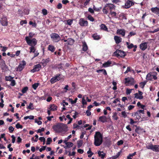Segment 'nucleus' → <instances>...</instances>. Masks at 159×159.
<instances>
[{
  "label": "nucleus",
  "instance_id": "47",
  "mask_svg": "<svg viewBox=\"0 0 159 159\" xmlns=\"http://www.w3.org/2000/svg\"><path fill=\"white\" fill-rule=\"evenodd\" d=\"M39 85V84L38 83H35L34 84L32 85L33 88L35 90L36 89L37 87Z\"/></svg>",
  "mask_w": 159,
  "mask_h": 159
},
{
  "label": "nucleus",
  "instance_id": "18",
  "mask_svg": "<svg viewBox=\"0 0 159 159\" xmlns=\"http://www.w3.org/2000/svg\"><path fill=\"white\" fill-rule=\"evenodd\" d=\"M64 42H67V43L68 45H73L75 42V40L72 39H68L67 40H64Z\"/></svg>",
  "mask_w": 159,
  "mask_h": 159
},
{
  "label": "nucleus",
  "instance_id": "28",
  "mask_svg": "<svg viewBox=\"0 0 159 159\" xmlns=\"http://www.w3.org/2000/svg\"><path fill=\"white\" fill-rule=\"evenodd\" d=\"M98 154L99 156L101 157L102 159H103L106 155L103 151H98Z\"/></svg>",
  "mask_w": 159,
  "mask_h": 159
},
{
  "label": "nucleus",
  "instance_id": "54",
  "mask_svg": "<svg viewBox=\"0 0 159 159\" xmlns=\"http://www.w3.org/2000/svg\"><path fill=\"white\" fill-rule=\"evenodd\" d=\"M16 127L17 129L19 128L22 129L23 128L22 126L19 123H17L16 125Z\"/></svg>",
  "mask_w": 159,
  "mask_h": 159
},
{
  "label": "nucleus",
  "instance_id": "8",
  "mask_svg": "<svg viewBox=\"0 0 159 159\" xmlns=\"http://www.w3.org/2000/svg\"><path fill=\"white\" fill-rule=\"evenodd\" d=\"M157 78L155 73H149L146 76V79L148 80H152L153 79L156 80Z\"/></svg>",
  "mask_w": 159,
  "mask_h": 159
},
{
  "label": "nucleus",
  "instance_id": "23",
  "mask_svg": "<svg viewBox=\"0 0 159 159\" xmlns=\"http://www.w3.org/2000/svg\"><path fill=\"white\" fill-rule=\"evenodd\" d=\"M82 44V50L86 52L88 49V46L87 45L86 42L85 41L83 42Z\"/></svg>",
  "mask_w": 159,
  "mask_h": 159
},
{
  "label": "nucleus",
  "instance_id": "16",
  "mask_svg": "<svg viewBox=\"0 0 159 159\" xmlns=\"http://www.w3.org/2000/svg\"><path fill=\"white\" fill-rule=\"evenodd\" d=\"M50 61V60L49 58L45 59H42L41 63L43 66H45Z\"/></svg>",
  "mask_w": 159,
  "mask_h": 159
},
{
  "label": "nucleus",
  "instance_id": "31",
  "mask_svg": "<svg viewBox=\"0 0 159 159\" xmlns=\"http://www.w3.org/2000/svg\"><path fill=\"white\" fill-rule=\"evenodd\" d=\"M66 145V146L64 147L65 148H70L72 147L73 145V144L71 142H68Z\"/></svg>",
  "mask_w": 159,
  "mask_h": 159
},
{
  "label": "nucleus",
  "instance_id": "62",
  "mask_svg": "<svg viewBox=\"0 0 159 159\" xmlns=\"http://www.w3.org/2000/svg\"><path fill=\"white\" fill-rule=\"evenodd\" d=\"M75 152L74 151L73 152H71L70 151L69 152V153L68 154V156H74L75 154Z\"/></svg>",
  "mask_w": 159,
  "mask_h": 159
},
{
  "label": "nucleus",
  "instance_id": "13",
  "mask_svg": "<svg viewBox=\"0 0 159 159\" xmlns=\"http://www.w3.org/2000/svg\"><path fill=\"white\" fill-rule=\"evenodd\" d=\"M26 65V62L25 61L23 60L20 62L18 68L19 69V70H23L24 68Z\"/></svg>",
  "mask_w": 159,
  "mask_h": 159
},
{
  "label": "nucleus",
  "instance_id": "50",
  "mask_svg": "<svg viewBox=\"0 0 159 159\" xmlns=\"http://www.w3.org/2000/svg\"><path fill=\"white\" fill-rule=\"evenodd\" d=\"M133 89H127L126 90V94L128 95L131 92L132 90H133Z\"/></svg>",
  "mask_w": 159,
  "mask_h": 159
},
{
  "label": "nucleus",
  "instance_id": "5",
  "mask_svg": "<svg viewBox=\"0 0 159 159\" xmlns=\"http://www.w3.org/2000/svg\"><path fill=\"white\" fill-rule=\"evenodd\" d=\"M125 80V84L127 86H129L134 85L135 83L134 79L130 77L126 78Z\"/></svg>",
  "mask_w": 159,
  "mask_h": 159
},
{
  "label": "nucleus",
  "instance_id": "3",
  "mask_svg": "<svg viewBox=\"0 0 159 159\" xmlns=\"http://www.w3.org/2000/svg\"><path fill=\"white\" fill-rule=\"evenodd\" d=\"M50 37L52 41L54 43H57L61 40L60 36L56 33H52L50 35Z\"/></svg>",
  "mask_w": 159,
  "mask_h": 159
},
{
  "label": "nucleus",
  "instance_id": "10",
  "mask_svg": "<svg viewBox=\"0 0 159 159\" xmlns=\"http://www.w3.org/2000/svg\"><path fill=\"white\" fill-rule=\"evenodd\" d=\"M0 23L3 26H7L8 25V22L7 17L3 16L0 20Z\"/></svg>",
  "mask_w": 159,
  "mask_h": 159
},
{
  "label": "nucleus",
  "instance_id": "63",
  "mask_svg": "<svg viewBox=\"0 0 159 159\" xmlns=\"http://www.w3.org/2000/svg\"><path fill=\"white\" fill-rule=\"evenodd\" d=\"M110 14L112 16H115L116 15V12L110 11Z\"/></svg>",
  "mask_w": 159,
  "mask_h": 159
},
{
  "label": "nucleus",
  "instance_id": "2",
  "mask_svg": "<svg viewBox=\"0 0 159 159\" xmlns=\"http://www.w3.org/2000/svg\"><path fill=\"white\" fill-rule=\"evenodd\" d=\"M94 144L96 146H100L102 142V135L99 132H97L94 136Z\"/></svg>",
  "mask_w": 159,
  "mask_h": 159
},
{
  "label": "nucleus",
  "instance_id": "56",
  "mask_svg": "<svg viewBox=\"0 0 159 159\" xmlns=\"http://www.w3.org/2000/svg\"><path fill=\"white\" fill-rule=\"evenodd\" d=\"M59 119L61 121H63V119L65 120H66V118L65 117V116L64 115L62 116H60L59 117Z\"/></svg>",
  "mask_w": 159,
  "mask_h": 159
},
{
  "label": "nucleus",
  "instance_id": "36",
  "mask_svg": "<svg viewBox=\"0 0 159 159\" xmlns=\"http://www.w3.org/2000/svg\"><path fill=\"white\" fill-rule=\"evenodd\" d=\"M13 78L11 76H6L5 77V80L6 81H11Z\"/></svg>",
  "mask_w": 159,
  "mask_h": 159
},
{
  "label": "nucleus",
  "instance_id": "6",
  "mask_svg": "<svg viewBox=\"0 0 159 159\" xmlns=\"http://www.w3.org/2000/svg\"><path fill=\"white\" fill-rule=\"evenodd\" d=\"M114 54L117 57H120L122 58H124L126 55V54L123 51H121L120 50H117L114 52Z\"/></svg>",
  "mask_w": 159,
  "mask_h": 159
},
{
  "label": "nucleus",
  "instance_id": "19",
  "mask_svg": "<svg viewBox=\"0 0 159 159\" xmlns=\"http://www.w3.org/2000/svg\"><path fill=\"white\" fill-rule=\"evenodd\" d=\"M112 62L108 60L106 62L104 63L102 65V67H107L111 66V65Z\"/></svg>",
  "mask_w": 159,
  "mask_h": 159
},
{
  "label": "nucleus",
  "instance_id": "41",
  "mask_svg": "<svg viewBox=\"0 0 159 159\" xmlns=\"http://www.w3.org/2000/svg\"><path fill=\"white\" fill-rule=\"evenodd\" d=\"M41 68V66L40 64H36L34 66V68L33 70H36L38 69H40Z\"/></svg>",
  "mask_w": 159,
  "mask_h": 159
},
{
  "label": "nucleus",
  "instance_id": "15",
  "mask_svg": "<svg viewBox=\"0 0 159 159\" xmlns=\"http://www.w3.org/2000/svg\"><path fill=\"white\" fill-rule=\"evenodd\" d=\"M139 47L141 50L143 51L145 50L147 48V43L144 42L141 43L139 45Z\"/></svg>",
  "mask_w": 159,
  "mask_h": 159
},
{
  "label": "nucleus",
  "instance_id": "1",
  "mask_svg": "<svg viewBox=\"0 0 159 159\" xmlns=\"http://www.w3.org/2000/svg\"><path fill=\"white\" fill-rule=\"evenodd\" d=\"M54 130L57 133L65 132L67 130V127L63 123H57L52 127Z\"/></svg>",
  "mask_w": 159,
  "mask_h": 159
},
{
  "label": "nucleus",
  "instance_id": "59",
  "mask_svg": "<svg viewBox=\"0 0 159 159\" xmlns=\"http://www.w3.org/2000/svg\"><path fill=\"white\" fill-rule=\"evenodd\" d=\"M27 23V20H21L20 22V24L21 25H23V24H26Z\"/></svg>",
  "mask_w": 159,
  "mask_h": 159
},
{
  "label": "nucleus",
  "instance_id": "26",
  "mask_svg": "<svg viewBox=\"0 0 159 159\" xmlns=\"http://www.w3.org/2000/svg\"><path fill=\"white\" fill-rule=\"evenodd\" d=\"M152 150L154 152H159V145H153Z\"/></svg>",
  "mask_w": 159,
  "mask_h": 159
},
{
  "label": "nucleus",
  "instance_id": "14",
  "mask_svg": "<svg viewBox=\"0 0 159 159\" xmlns=\"http://www.w3.org/2000/svg\"><path fill=\"white\" fill-rule=\"evenodd\" d=\"M116 33L117 34L121 35L123 37L124 36L125 33V31L123 29H119L117 30Z\"/></svg>",
  "mask_w": 159,
  "mask_h": 159
},
{
  "label": "nucleus",
  "instance_id": "9",
  "mask_svg": "<svg viewBox=\"0 0 159 159\" xmlns=\"http://www.w3.org/2000/svg\"><path fill=\"white\" fill-rule=\"evenodd\" d=\"M134 2L130 0H127L125 2L124 7L125 9H128L131 6L134 5Z\"/></svg>",
  "mask_w": 159,
  "mask_h": 159
},
{
  "label": "nucleus",
  "instance_id": "34",
  "mask_svg": "<svg viewBox=\"0 0 159 159\" xmlns=\"http://www.w3.org/2000/svg\"><path fill=\"white\" fill-rule=\"evenodd\" d=\"M136 154V152H135L132 154H129L128 156L127 157V159H132V157H133Z\"/></svg>",
  "mask_w": 159,
  "mask_h": 159
},
{
  "label": "nucleus",
  "instance_id": "57",
  "mask_svg": "<svg viewBox=\"0 0 159 159\" xmlns=\"http://www.w3.org/2000/svg\"><path fill=\"white\" fill-rule=\"evenodd\" d=\"M124 143V141L122 140H120L118 141L117 142V145L118 146Z\"/></svg>",
  "mask_w": 159,
  "mask_h": 159
},
{
  "label": "nucleus",
  "instance_id": "46",
  "mask_svg": "<svg viewBox=\"0 0 159 159\" xmlns=\"http://www.w3.org/2000/svg\"><path fill=\"white\" fill-rule=\"evenodd\" d=\"M112 117L113 119L115 120H117L118 119V117L117 116V113H115L113 114Z\"/></svg>",
  "mask_w": 159,
  "mask_h": 159
},
{
  "label": "nucleus",
  "instance_id": "20",
  "mask_svg": "<svg viewBox=\"0 0 159 159\" xmlns=\"http://www.w3.org/2000/svg\"><path fill=\"white\" fill-rule=\"evenodd\" d=\"M151 11L153 13L158 15L159 14V8L157 7H152L151 9Z\"/></svg>",
  "mask_w": 159,
  "mask_h": 159
},
{
  "label": "nucleus",
  "instance_id": "11",
  "mask_svg": "<svg viewBox=\"0 0 159 159\" xmlns=\"http://www.w3.org/2000/svg\"><path fill=\"white\" fill-rule=\"evenodd\" d=\"M60 75L58 74L51 79L50 82L52 84H54L61 79Z\"/></svg>",
  "mask_w": 159,
  "mask_h": 159
},
{
  "label": "nucleus",
  "instance_id": "45",
  "mask_svg": "<svg viewBox=\"0 0 159 159\" xmlns=\"http://www.w3.org/2000/svg\"><path fill=\"white\" fill-rule=\"evenodd\" d=\"M0 45H1V46H0V48H2V49L1 51L2 52H5L7 50V49L8 48L7 47H4V46H2V44H0Z\"/></svg>",
  "mask_w": 159,
  "mask_h": 159
},
{
  "label": "nucleus",
  "instance_id": "49",
  "mask_svg": "<svg viewBox=\"0 0 159 159\" xmlns=\"http://www.w3.org/2000/svg\"><path fill=\"white\" fill-rule=\"evenodd\" d=\"M42 12L44 15H46L48 14V11L45 9H43L42 10Z\"/></svg>",
  "mask_w": 159,
  "mask_h": 159
},
{
  "label": "nucleus",
  "instance_id": "48",
  "mask_svg": "<svg viewBox=\"0 0 159 159\" xmlns=\"http://www.w3.org/2000/svg\"><path fill=\"white\" fill-rule=\"evenodd\" d=\"M97 72L98 73H100L103 72V73L105 75H107V73L106 70H97Z\"/></svg>",
  "mask_w": 159,
  "mask_h": 159
},
{
  "label": "nucleus",
  "instance_id": "7",
  "mask_svg": "<svg viewBox=\"0 0 159 159\" xmlns=\"http://www.w3.org/2000/svg\"><path fill=\"white\" fill-rule=\"evenodd\" d=\"M79 24L82 27L87 26L88 25V22L87 20H85L84 18H81L80 19Z\"/></svg>",
  "mask_w": 159,
  "mask_h": 159
},
{
  "label": "nucleus",
  "instance_id": "39",
  "mask_svg": "<svg viewBox=\"0 0 159 159\" xmlns=\"http://www.w3.org/2000/svg\"><path fill=\"white\" fill-rule=\"evenodd\" d=\"M153 145L152 143H148L147 145L146 148L148 149L152 150Z\"/></svg>",
  "mask_w": 159,
  "mask_h": 159
},
{
  "label": "nucleus",
  "instance_id": "55",
  "mask_svg": "<svg viewBox=\"0 0 159 159\" xmlns=\"http://www.w3.org/2000/svg\"><path fill=\"white\" fill-rule=\"evenodd\" d=\"M63 65V64H59L57 65L56 66V67L58 69H62V65Z\"/></svg>",
  "mask_w": 159,
  "mask_h": 159
},
{
  "label": "nucleus",
  "instance_id": "37",
  "mask_svg": "<svg viewBox=\"0 0 159 159\" xmlns=\"http://www.w3.org/2000/svg\"><path fill=\"white\" fill-rule=\"evenodd\" d=\"M107 4H108V7L109 10H110V11H111L114 8V5L111 3H108Z\"/></svg>",
  "mask_w": 159,
  "mask_h": 159
},
{
  "label": "nucleus",
  "instance_id": "33",
  "mask_svg": "<svg viewBox=\"0 0 159 159\" xmlns=\"http://www.w3.org/2000/svg\"><path fill=\"white\" fill-rule=\"evenodd\" d=\"M35 46H32L29 48L30 49V53L33 52L34 53L36 49L34 47Z\"/></svg>",
  "mask_w": 159,
  "mask_h": 159
},
{
  "label": "nucleus",
  "instance_id": "12",
  "mask_svg": "<svg viewBox=\"0 0 159 159\" xmlns=\"http://www.w3.org/2000/svg\"><path fill=\"white\" fill-rule=\"evenodd\" d=\"M138 93H136L134 94V97L135 98L139 99H142L143 98V97L142 96L143 93L139 91Z\"/></svg>",
  "mask_w": 159,
  "mask_h": 159
},
{
  "label": "nucleus",
  "instance_id": "42",
  "mask_svg": "<svg viewBox=\"0 0 159 159\" xmlns=\"http://www.w3.org/2000/svg\"><path fill=\"white\" fill-rule=\"evenodd\" d=\"M142 113V114H144V110H139L137 111L135 113V115H139Z\"/></svg>",
  "mask_w": 159,
  "mask_h": 159
},
{
  "label": "nucleus",
  "instance_id": "4",
  "mask_svg": "<svg viewBox=\"0 0 159 159\" xmlns=\"http://www.w3.org/2000/svg\"><path fill=\"white\" fill-rule=\"evenodd\" d=\"M25 40L27 44L30 46H35L37 43V41L35 38H33L30 39L28 36H26L25 38Z\"/></svg>",
  "mask_w": 159,
  "mask_h": 159
},
{
  "label": "nucleus",
  "instance_id": "27",
  "mask_svg": "<svg viewBox=\"0 0 159 159\" xmlns=\"http://www.w3.org/2000/svg\"><path fill=\"white\" fill-rule=\"evenodd\" d=\"M92 37L94 39L98 40L101 38L100 35H98L97 33H95L92 35Z\"/></svg>",
  "mask_w": 159,
  "mask_h": 159
},
{
  "label": "nucleus",
  "instance_id": "17",
  "mask_svg": "<svg viewBox=\"0 0 159 159\" xmlns=\"http://www.w3.org/2000/svg\"><path fill=\"white\" fill-rule=\"evenodd\" d=\"M114 39L117 44H118L122 41V39L120 37L117 36L114 37Z\"/></svg>",
  "mask_w": 159,
  "mask_h": 159
},
{
  "label": "nucleus",
  "instance_id": "53",
  "mask_svg": "<svg viewBox=\"0 0 159 159\" xmlns=\"http://www.w3.org/2000/svg\"><path fill=\"white\" fill-rule=\"evenodd\" d=\"M28 89V88L27 87H25L22 90V92L23 93H25Z\"/></svg>",
  "mask_w": 159,
  "mask_h": 159
},
{
  "label": "nucleus",
  "instance_id": "43",
  "mask_svg": "<svg viewBox=\"0 0 159 159\" xmlns=\"http://www.w3.org/2000/svg\"><path fill=\"white\" fill-rule=\"evenodd\" d=\"M87 17L88 20L91 21L93 22L94 20V19L91 15H89Z\"/></svg>",
  "mask_w": 159,
  "mask_h": 159
},
{
  "label": "nucleus",
  "instance_id": "51",
  "mask_svg": "<svg viewBox=\"0 0 159 159\" xmlns=\"http://www.w3.org/2000/svg\"><path fill=\"white\" fill-rule=\"evenodd\" d=\"M52 141V140L51 138H48L47 139V141L46 142V144L48 145L50 144L51 142Z\"/></svg>",
  "mask_w": 159,
  "mask_h": 159
},
{
  "label": "nucleus",
  "instance_id": "30",
  "mask_svg": "<svg viewBox=\"0 0 159 159\" xmlns=\"http://www.w3.org/2000/svg\"><path fill=\"white\" fill-rule=\"evenodd\" d=\"M101 29L102 30L106 31L107 30V26L104 24H102L100 25Z\"/></svg>",
  "mask_w": 159,
  "mask_h": 159
},
{
  "label": "nucleus",
  "instance_id": "40",
  "mask_svg": "<svg viewBox=\"0 0 159 159\" xmlns=\"http://www.w3.org/2000/svg\"><path fill=\"white\" fill-rule=\"evenodd\" d=\"M136 34V33L133 32H131L129 33V34L128 35L127 38L128 39H129L131 36H134Z\"/></svg>",
  "mask_w": 159,
  "mask_h": 159
},
{
  "label": "nucleus",
  "instance_id": "64",
  "mask_svg": "<svg viewBox=\"0 0 159 159\" xmlns=\"http://www.w3.org/2000/svg\"><path fill=\"white\" fill-rule=\"evenodd\" d=\"M57 8L58 9H61L62 8V5L61 3H59L57 5Z\"/></svg>",
  "mask_w": 159,
  "mask_h": 159
},
{
  "label": "nucleus",
  "instance_id": "22",
  "mask_svg": "<svg viewBox=\"0 0 159 159\" xmlns=\"http://www.w3.org/2000/svg\"><path fill=\"white\" fill-rule=\"evenodd\" d=\"M57 107L56 105L53 104L50 105L49 109L50 110V111H54L57 110Z\"/></svg>",
  "mask_w": 159,
  "mask_h": 159
},
{
  "label": "nucleus",
  "instance_id": "25",
  "mask_svg": "<svg viewBox=\"0 0 159 159\" xmlns=\"http://www.w3.org/2000/svg\"><path fill=\"white\" fill-rule=\"evenodd\" d=\"M107 117L105 116H101L99 117L98 120L102 123L107 121Z\"/></svg>",
  "mask_w": 159,
  "mask_h": 159
},
{
  "label": "nucleus",
  "instance_id": "38",
  "mask_svg": "<svg viewBox=\"0 0 159 159\" xmlns=\"http://www.w3.org/2000/svg\"><path fill=\"white\" fill-rule=\"evenodd\" d=\"M27 109L31 110H33L34 109L33 104L31 103L29 104V105L27 106Z\"/></svg>",
  "mask_w": 159,
  "mask_h": 159
},
{
  "label": "nucleus",
  "instance_id": "60",
  "mask_svg": "<svg viewBox=\"0 0 159 159\" xmlns=\"http://www.w3.org/2000/svg\"><path fill=\"white\" fill-rule=\"evenodd\" d=\"M82 102L83 105H86L87 104V102L84 97L82 98Z\"/></svg>",
  "mask_w": 159,
  "mask_h": 159
},
{
  "label": "nucleus",
  "instance_id": "58",
  "mask_svg": "<svg viewBox=\"0 0 159 159\" xmlns=\"http://www.w3.org/2000/svg\"><path fill=\"white\" fill-rule=\"evenodd\" d=\"M10 85L12 86H14L16 85V82L14 80H12L11 81Z\"/></svg>",
  "mask_w": 159,
  "mask_h": 159
},
{
  "label": "nucleus",
  "instance_id": "24",
  "mask_svg": "<svg viewBox=\"0 0 159 159\" xmlns=\"http://www.w3.org/2000/svg\"><path fill=\"white\" fill-rule=\"evenodd\" d=\"M48 50L50 51L51 52H54L56 49L55 47L52 45H49L48 47Z\"/></svg>",
  "mask_w": 159,
  "mask_h": 159
},
{
  "label": "nucleus",
  "instance_id": "21",
  "mask_svg": "<svg viewBox=\"0 0 159 159\" xmlns=\"http://www.w3.org/2000/svg\"><path fill=\"white\" fill-rule=\"evenodd\" d=\"M108 4H106L104 7L102 11L103 13L105 14H107L108 13V10H109L108 7Z\"/></svg>",
  "mask_w": 159,
  "mask_h": 159
},
{
  "label": "nucleus",
  "instance_id": "44",
  "mask_svg": "<svg viewBox=\"0 0 159 159\" xmlns=\"http://www.w3.org/2000/svg\"><path fill=\"white\" fill-rule=\"evenodd\" d=\"M73 20L72 19H69L67 20V25H70L73 23Z\"/></svg>",
  "mask_w": 159,
  "mask_h": 159
},
{
  "label": "nucleus",
  "instance_id": "29",
  "mask_svg": "<svg viewBox=\"0 0 159 159\" xmlns=\"http://www.w3.org/2000/svg\"><path fill=\"white\" fill-rule=\"evenodd\" d=\"M126 44L127 45V48L129 49H131L134 47V45L133 43H130L128 42H126Z\"/></svg>",
  "mask_w": 159,
  "mask_h": 159
},
{
  "label": "nucleus",
  "instance_id": "52",
  "mask_svg": "<svg viewBox=\"0 0 159 159\" xmlns=\"http://www.w3.org/2000/svg\"><path fill=\"white\" fill-rule=\"evenodd\" d=\"M83 144V142L82 140H79L77 141V145L78 147H81Z\"/></svg>",
  "mask_w": 159,
  "mask_h": 159
},
{
  "label": "nucleus",
  "instance_id": "35",
  "mask_svg": "<svg viewBox=\"0 0 159 159\" xmlns=\"http://www.w3.org/2000/svg\"><path fill=\"white\" fill-rule=\"evenodd\" d=\"M34 116L32 115H30V116H25L24 119L25 120H26L28 119H29L30 120H33L34 119Z\"/></svg>",
  "mask_w": 159,
  "mask_h": 159
},
{
  "label": "nucleus",
  "instance_id": "61",
  "mask_svg": "<svg viewBox=\"0 0 159 159\" xmlns=\"http://www.w3.org/2000/svg\"><path fill=\"white\" fill-rule=\"evenodd\" d=\"M8 129L10 133H12L14 131V128L13 127L11 126L9 127Z\"/></svg>",
  "mask_w": 159,
  "mask_h": 159
},
{
  "label": "nucleus",
  "instance_id": "32",
  "mask_svg": "<svg viewBox=\"0 0 159 159\" xmlns=\"http://www.w3.org/2000/svg\"><path fill=\"white\" fill-rule=\"evenodd\" d=\"M87 153L88 154V157H91L93 154V153L92 152L90 148H89V150L87 151Z\"/></svg>",
  "mask_w": 159,
  "mask_h": 159
}]
</instances>
